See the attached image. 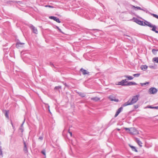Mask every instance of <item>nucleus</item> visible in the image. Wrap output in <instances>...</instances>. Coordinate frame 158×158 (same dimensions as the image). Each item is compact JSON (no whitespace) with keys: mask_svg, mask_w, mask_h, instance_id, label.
Returning <instances> with one entry per match:
<instances>
[{"mask_svg":"<svg viewBox=\"0 0 158 158\" xmlns=\"http://www.w3.org/2000/svg\"><path fill=\"white\" fill-rule=\"evenodd\" d=\"M157 51V50H156L155 49H152V52L153 54H156V52Z\"/></svg>","mask_w":158,"mask_h":158,"instance_id":"393cba45","label":"nucleus"},{"mask_svg":"<svg viewBox=\"0 0 158 158\" xmlns=\"http://www.w3.org/2000/svg\"><path fill=\"white\" fill-rule=\"evenodd\" d=\"M23 151L25 153H27L28 152L27 149V145L26 142L24 141H23Z\"/></svg>","mask_w":158,"mask_h":158,"instance_id":"6e6552de","label":"nucleus"},{"mask_svg":"<svg viewBox=\"0 0 158 158\" xmlns=\"http://www.w3.org/2000/svg\"><path fill=\"white\" fill-rule=\"evenodd\" d=\"M50 65H52V66H54V65H53V64H52V63H50Z\"/></svg>","mask_w":158,"mask_h":158,"instance_id":"09e8293b","label":"nucleus"},{"mask_svg":"<svg viewBox=\"0 0 158 158\" xmlns=\"http://www.w3.org/2000/svg\"><path fill=\"white\" fill-rule=\"evenodd\" d=\"M127 78L128 80H132L133 79V77L131 76H128Z\"/></svg>","mask_w":158,"mask_h":158,"instance_id":"473e14b6","label":"nucleus"},{"mask_svg":"<svg viewBox=\"0 0 158 158\" xmlns=\"http://www.w3.org/2000/svg\"><path fill=\"white\" fill-rule=\"evenodd\" d=\"M131 6H132V8H133V9H135V8H136L138 10H142V9L140 7H139V6H136H136H134L133 5H132Z\"/></svg>","mask_w":158,"mask_h":158,"instance_id":"6ab92c4d","label":"nucleus"},{"mask_svg":"<svg viewBox=\"0 0 158 158\" xmlns=\"http://www.w3.org/2000/svg\"><path fill=\"white\" fill-rule=\"evenodd\" d=\"M80 71L82 72V74L84 75L88 74L89 73V72L83 68H81L80 69Z\"/></svg>","mask_w":158,"mask_h":158,"instance_id":"1a4fd4ad","label":"nucleus"},{"mask_svg":"<svg viewBox=\"0 0 158 158\" xmlns=\"http://www.w3.org/2000/svg\"><path fill=\"white\" fill-rule=\"evenodd\" d=\"M123 107L122 106L120 108H119L118 110V111H119V112H120L123 109Z\"/></svg>","mask_w":158,"mask_h":158,"instance_id":"7c9ffc66","label":"nucleus"},{"mask_svg":"<svg viewBox=\"0 0 158 158\" xmlns=\"http://www.w3.org/2000/svg\"><path fill=\"white\" fill-rule=\"evenodd\" d=\"M116 130H118V131H119L120 130V129H119V128H116Z\"/></svg>","mask_w":158,"mask_h":158,"instance_id":"de8ad7c7","label":"nucleus"},{"mask_svg":"<svg viewBox=\"0 0 158 158\" xmlns=\"http://www.w3.org/2000/svg\"><path fill=\"white\" fill-rule=\"evenodd\" d=\"M148 66L146 65H143L141 66V69L143 71L146 70L148 68Z\"/></svg>","mask_w":158,"mask_h":158,"instance_id":"f3484780","label":"nucleus"},{"mask_svg":"<svg viewBox=\"0 0 158 158\" xmlns=\"http://www.w3.org/2000/svg\"><path fill=\"white\" fill-rule=\"evenodd\" d=\"M24 44L23 43H21L20 42H18L16 45V47L17 48H19L20 47H22V45Z\"/></svg>","mask_w":158,"mask_h":158,"instance_id":"f8f14e48","label":"nucleus"},{"mask_svg":"<svg viewBox=\"0 0 158 158\" xmlns=\"http://www.w3.org/2000/svg\"><path fill=\"white\" fill-rule=\"evenodd\" d=\"M139 97V94L133 96L132 97L131 100L130 99L127 102L123 104L122 105V106H123L125 107L127 106L133 105L138 100Z\"/></svg>","mask_w":158,"mask_h":158,"instance_id":"f257e3e1","label":"nucleus"},{"mask_svg":"<svg viewBox=\"0 0 158 158\" xmlns=\"http://www.w3.org/2000/svg\"><path fill=\"white\" fill-rule=\"evenodd\" d=\"M78 94L80 96H81V97L82 98H83V97H85V94L83 93H79Z\"/></svg>","mask_w":158,"mask_h":158,"instance_id":"5701e85b","label":"nucleus"},{"mask_svg":"<svg viewBox=\"0 0 158 158\" xmlns=\"http://www.w3.org/2000/svg\"><path fill=\"white\" fill-rule=\"evenodd\" d=\"M30 28L32 30V32L33 33L37 34L38 33V31L36 28H35L34 26L33 25H31L30 26Z\"/></svg>","mask_w":158,"mask_h":158,"instance_id":"423d86ee","label":"nucleus"},{"mask_svg":"<svg viewBox=\"0 0 158 158\" xmlns=\"http://www.w3.org/2000/svg\"><path fill=\"white\" fill-rule=\"evenodd\" d=\"M8 111H6L5 113V116L7 118H9V116L8 115Z\"/></svg>","mask_w":158,"mask_h":158,"instance_id":"bb28decb","label":"nucleus"},{"mask_svg":"<svg viewBox=\"0 0 158 158\" xmlns=\"http://www.w3.org/2000/svg\"><path fill=\"white\" fill-rule=\"evenodd\" d=\"M25 121V119H24V121H23V123H22V124H21V126H20V127H23V124L24 123V122Z\"/></svg>","mask_w":158,"mask_h":158,"instance_id":"4c0bfd02","label":"nucleus"},{"mask_svg":"<svg viewBox=\"0 0 158 158\" xmlns=\"http://www.w3.org/2000/svg\"><path fill=\"white\" fill-rule=\"evenodd\" d=\"M57 28L59 30H60V29L58 27H57Z\"/></svg>","mask_w":158,"mask_h":158,"instance_id":"864d4df0","label":"nucleus"},{"mask_svg":"<svg viewBox=\"0 0 158 158\" xmlns=\"http://www.w3.org/2000/svg\"><path fill=\"white\" fill-rule=\"evenodd\" d=\"M69 133L70 134V135L71 136H72V132H69Z\"/></svg>","mask_w":158,"mask_h":158,"instance_id":"49530a36","label":"nucleus"},{"mask_svg":"<svg viewBox=\"0 0 158 158\" xmlns=\"http://www.w3.org/2000/svg\"><path fill=\"white\" fill-rule=\"evenodd\" d=\"M150 27L152 28V30L153 31L155 32L156 33L158 34V31L156 30V27L155 25H153L152 24L151 27Z\"/></svg>","mask_w":158,"mask_h":158,"instance_id":"9d476101","label":"nucleus"},{"mask_svg":"<svg viewBox=\"0 0 158 158\" xmlns=\"http://www.w3.org/2000/svg\"><path fill=\"white\" fill-rule=\"evenodd\" d=\"M157 92V89L154 87H152L149 89V92L150 94H155Z\"/></svg>","mask_w":158,"mask_h":158,"instance_id":"20e7f679","label":"nucleus"},{"mask_svg":"<svg viewBox=\"0 0 158 158\" xmlns=\"http://www.w3.org/2000/svg\"><path fill=\"white\" fill-rule=\"evenodd\" d=\"M136 141L137 143L140 146L142 147V142L139 140V139L138 138H136Z\"/></svg>","mask_w":158,"mask_h":158,"instance_id":"2eb2a0df","label":"nucleus"},{"mask_svg":"<svg viewBox=\"0 0 158 158\" xmlns=\"http://www.w3.org/2000/svg\"><path fill=\"white\" fill-rule=\"evenodd\" d=\"M153 60L158 63V57L153 58Z\"/></svg>","mask_w":158,"mask_h":158,"instance_id":"412c9836","label":"nucleus"},{"mask_svg":"<svg viewBox=\"0 0 158 158\" xmlns=\"http://www.w3.org/2000/svg\"><path fill=\"white\" fill-rule=\"evenodd\" d=\"M137 84L134 82L132 81H130L128 82L126 86H129V85H137Z\"/></svg>","mask_w":158,"mask_h":158,"instance_id":"ddd939ff","label":"nucleus"},{"mask_svg":"<svg viewBox=\"0 0 158 158\" xmlns=\"http://www.w3.org/2000/svg\"><path fill=\"white\" fill-rule=\"evenodd\" d=\"M142 10L144 12H146V13H148L150 14V13L149 11L147 10V9L146 8H145L144 9H142V10Z\"/></svg>","mask_w":158,"mask_h":158,"instance_id":"c85d7f7f","label":"nucleus"},{"mask_svg":"<svg viewBox=\"0 0 158 158\" xmlns=\"http://www.w3.org/2000/svg\"><path fill=\"white\" fill-rule=\"evenodd\" d=\"M120 113V112L117 111L114 117H116L118 115V114Z\"/></svg>","mask_w":158,"mask_h":158,"instance_id":"f704fd0d","label":"nucleus"},{"mask_svg":"<svg viewBox=\"0 0 158 158\" xmlns=\"http://www.w3.org/2000/svg\"><path fill=\"white\" fill-rule=\"evenodd\" d=\"M49 18L50 19H53V20L56 21L58 23H60V20H59V19L58 18L56 17L51 16L49 17Z\"/></svg>","mask_w":158,"mask_h":158,"instance_id":"0eeeda50","label":"nucleus"},{"mask_svg":"<svg viewBox=\"0 0 158 158\" xmlns=\"http://www.w3.org/2000/svg\"><path fill=\"white\" fill-rule=\"evenodd\" d=\"M48 110H49V112L51 113V112L50 111V110H49V106L48 105Z\"/></svg>","mask_w":158,"mask_h":158,"instance_id":"37998d69","label":"nucleus"},{"mask_svg":"<svg viewBox=\"0 0 158 158\" xmlns=\"http://www.w3.org/2000/svg\"><path fill=\"white\" fill-rule=\"evenodd\" d=\"M19 131H20L22 133L23 131V127H20L19 128Z\"/></svg>","mask_w":158,"mask_h":158,"instance_id":"2f4dec72","label":"nucleus"},{"mask_svg":"<svg viewBox=\"0 0 158 158\" xmlns=\"http://www.w3.org/2000/svg\"><path fill=\"white\" fill-rule=\"evenodd\" d=\"M134 106V108L135 109H136L138 108L139 107V105L137 104V105H135Z\"/></svg>","mask_w":158,"mask_h":158,"instance_id":"c9c22d12","label":"nucleus"},{"mask_svg":"<svg viewBox=\"0 0 158 158\" xmlns=\"http://www.w3.org/2000/svg\"><path fill=\"white\" fill-rule=\"evenodd\" d=\"M130 133L131 135H135L138 134V131L135 128L131 127L130 128Z\"/></svg>","mask_w":158,"mask_h":158,"instance_id":"f03ea898","label":"nucleus"},{"mask_svg":"<svg viewBox=\"0 0 158 158\" xmlns=\"http://www.w3.org/2000/svg\"><path fill=\"white\" fill-rule=\"evenodd\" d=\"M150 14L152 16H153L154 17L158 19V15L156 14H154L150 13Z\"/></svg>","mask_w":158,"mask_h":158,"instance_id":"aec40b11","label":"nucleus"},{"mask_svg":"<svg viewBox=\"0 0 158 158\" xmlns=\"http://www.w3.org/2000/svg\"><path fill=\"white\" fill-rule=\"evenodd\" d=\"M41 153L44 155V157H46V151L45 150H42L41 152Z\"/></svg>","mask_w":158,"mask_h":158,"instance_id":"4be33fe9","label":"nucleus"},{"mask_svg":"<svg viewBox=\"0 0 158 158\" xmlns=\"http://www.w3.org/2000/svg\"><path fill=\"white\" fill-rule=\"evenodd\" d=\"M140 74L139 73H136V74H133V76L134 77H139L140 76Z\"/></svg>","mask_w":158,"mask_h":158,"instance_id":"a878e982","label":"nucleus"},{"mask_svg":"<svg viewBox=\"0 0 158 158\" xmlns=\"http://www.w3.org/2000/svg\"><path fill=\"white\" fill-rule=\"evenodd\" d=\"M124 77L126 78H127V77H128V76H127V75H125L124 76Z\"/></svg>","mask_w":158,"mask_h":158,"instance_id":"a18cd8bd","label":"nucleus"},{"mask_svg":"<svg viewBox=\"0 0 158 158\" xmlns=\"http://www.w3.org/2000/svg\"><path fill=\"white\" fill-rule=\"evenodd\" d=\"M98 30V29H93L92 30Z\"/></svg>","mask_w":158,"mask_h":158,"instance_id":"603ef678","label":"nucleus"},{"mask_svg":"<svg viewBox=\"0 0 158 158\" xmlns=\"http://www.w3.org/2000/svg\"><path fill=\"white\" fill-rule=\"evenodd\" d=\"M149 67L151 68H154V66H149Z\"/></svg>","mask_w":158,"mask_h":158,"instance_id":"c03bdc74","label":"nucleus"},{"mask_svg":"<svg viewBox=\"0 0 158 158\" xmlns=\"http://www.w3.org/2000/svg\"><path fill=\"white\" fill-rule=\"evenodd\" d=\"M130 145V147L131 148V149H133L134 147V146H131L130 145Z\"/></svg>","mask_w":158,"mask_h":158,"instance_id":"79ce46f5","label":"nucleus"},{"mask_svg":"<svg viewBox=\"0 0 158 158\" xmlns=\"http://www.w3.org/2000/svg\"><path fill=\"white\" fill-rule=\"evenodd\" d=\"M12 127H13V129H15V126H14L13 125V126H12Z\"/></svg>","mask_w":158,"mask_h":158,"instance_id":"3c124183","label":"nucleus"},{"mask_svg":"<svg viewBox=\"0 0 158 158\" xmlns=\"http://www.w3.org/2000/svg\"><path fill=\"white\" fill-rule=\"evenodd\" d=\"M1 142L0 141V155H2V147L1 146Z\"/></svg>","mask_w":158,"mask_h":158,"instance_id":"c756f323","label":"nucleus"},{"mask_svg":"<svg viewBox=\"0 0 158 158\" xmlns=\"http://www.w3.org/2000/svg\"><path fill=\"white\" fill-rule=\"evenodd\" d=\"M39 139L42 140L43 139V137L42 136H40L39 138Z\"/></svg>","mask_w":158,"mask_h":158,"instance_id":"ea45409f","label":"nucleus"},{"mask_svg":"<svg viewBox=\"0 0 158 158\" xmlns=\"http://www.w3.org/2000/svg\"><path fill=\"white\" fill-rule=\"evenodd\" d=\"M145 108L158 109V106H148L145 107Z\"/></svg>","mask_w":158,"mask_h":158,"instance_id":"dca6fc26","label":"nucleus"},{"mask_svg":"<svg viewBox=\"0 0 158 158\" xmlns=\"http://www.w3.org/2000/svg\"><path fill=\"white\" fill-rule=\"evenodd\" d=\"M149 83V82H146L144 83H140V84L141 85V86H143L144 85H146L147 84H148Z\"/></svg>","mask_w":158,"mask_h":158,"instance_id":"b1692460","label":"nucleus"},{"mask_svg":"<svg viewBox=\"0 0 158 158\" xmlns=\"http://www.w3.org/2000/svg\"><path fill=\"white\" fill-rule=\"evenodd\" d=\"M11 124L12 126L13 125V123H12V121H11Z\"/></svg>","mask_w":158,"mask_h":158,"instance_id":"8fccbe9b","label":"nucleus"},{"mask_svg":"<svg viewBox=\"0 0 158 158\" xmlns=\"http://www.w3.org/2000/svg\"><path fill=\"white\" fill-rule=\"evenodd\" d=\"M62 83L66 86H67V85L66 83H64V82H62Z\"/></svg>","mask_w":158,"mask_h":158,"instance_id":"a19ab883","label":"nucleus"},{"mask_svg":"<svg viewBox=\"0 0 158 158\" xmlns=\"http://www.w3.org/2000/svg\"><path fill=\"white\" fill-rule=\"evenodd\" d=\"M124 129L126 130H128L130 132V128H124Z\"/></svg>","mask_w":158,"mask_h":158,"instance_id":"58836bf2","label":"nucleus"},{"mask_svg":"<svg viewBox=\"0 0 158 158\" xmlns=\"http://www.w3.org/2000/svg\"><path fill=\"white\" fill-rule=\"evenodd\" d=\"M109 98L111 101H114L116 102H118V99H114V97L112 96H110L109 97Z\"/></svg>","mask_w":158,"mask_h":158,"instance_id":"4468645a","label":"nucleus"},{"mask_svg":"<svg viewBox=\"0 0 158 158\" xmlns=\"http://www.w3.org/2000/svg\"><path fill=\"white\" fill-rule=\"evenodd\" d=\"M91 100H93L95 101H98L100 100V98L97 97L92 98H91Z\"/></svg>","mask_w":158,"mask_h":158,"instance_id":"a211bd4d","label":"nucleus"},{"mask_svg":"<svg viewBox=\"0 0 158 158\" xmlns=\"http://www.w3.org/2000/svg\"><path fill=\"white\" fill-rule=\"evenodd\" d=\"M44 6L46 7H48L51 8H54L53 6H50V5H46L45 6Z\"/></svg>","mask_w":158,"mask_h":158,"instance_id":"72a5a7b5","label":"nucleus"},{"mask_svg":"<svg viewBox=\"0 0 158 158\" xmlns=\"http://www.w3.org/2000/svg\"><path fill=\"white\" fill-rule=\"evenodd\" d=\"M144 23V24H143L144 25H143V26H147L149 27H151L152 26V24L150 22H148V21L146 20L145 21Z\"/></svg>","mask_w":158,"mask_h":158,"instance_id":"9b49d317","label":"nucleus"},{"mask_svg":"<svg viewBox=\"0 0 158 158\" xmlns=\"http://www.w3.org/2000/svg\"><path fill=\"white\" fill-rule=\"evenodd\" d=\"M61 87L60 86H56L55 87L54 89H61Z\"/></svg>","mask_w":158,"mask_h":158,"instance_id":"cd10ccee","label":"nucleus"},{"mask_svg":"<svg viewBox=\"0 0 158 158\" xmlns=\"http://www.w3.org/2000/svg\"><path fill=\"white\" fill-rule=\"evenodd\" d=\"M132 151H134L135 152H137V150L135 147H134V148L133 149H132Z\"/></svg>","mask_w":158,"mask_h":158,"instance_id":"e433bc0d","label":"nucleus"},{"mask_svg":"<svg viewBox=\"0 0 158 158\" xmlns=\"http://www.w3.org/2000/svg\"><path fill=\"white\" fill-rule=\"evenodd\" d=\"M127 79L122 80L121 81L118 82V85L126 86L127 84L128 83Z\"/></svg>","mask_w":158,"mask_h":158,"instance_id":"7ed1b4c3","label":"nucleus"},{"mask_svg":"<svg viewBox=\"0 0 158 158\" xmlns=\"http://www.w3.org/2000/svg\"><path fill=\"white\" fill-rule=\"evenodd\" d=\"M134 21L136 23H137L141 26L144 25L143 21L137 19L135 18Z\"/></svg>","mask_w":158,"mask_h":158,"instance_id":"39448f33","label":"nucleus"}]
</instances>
